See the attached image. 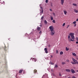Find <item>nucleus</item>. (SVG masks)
<instances>
[{"label": "nucleus", "instance_id": "1", "mask_svg": "<svg viewBox=\"0 0 78 78\" xmlns=\"http://www.w3.org/2000/svg\"><path fill=\"white\" fill-rule=\"evenodd\" d=\"M74 34H75L73 33H70L69 34V35H70L71 37V39L70 38V35H68V41H69V42H71V41H73L75 38V37H74Z\"/></svg>", "mask_w": 78, "mask_h": 78}, {"label": "nucleus", "instance_id": "2", "mask_svg": "<svg viewBox=\"0 0 78 78\" xmlns=\"http://www.w3.org/2000/svg\"><path fill=\"white\" fill-rule=\"evenodd\" d=\"M50 30V31H51V36H53L55 34V30H54V27L53 26H50L49 27Z\"/></svg>", "mask_w": 78, "mask_h": 78}, {"label": "nucleus", "instance_id": "3", "mask_svg": "<svg viewBox=\"0 0 78 78\" xmlns=\"http://www.w3.org/2000/svg\"><path fill=\"white\" fill-rule=\"evenodd\" d=\"M72 60L75 64H78V62L77 61V60H75V58H72Z\"/></svg>", "mask_w": 78, "mask_h": 78}, {"label": "nucleus", "instance_id": "4", "mask_svg": "<svg viewBox=\"0 0 78 78\" xmlns=\"http://www.w3.org/2000/svg\"><path fill=\"white\" fill-rule=\"evenodd\" d=\"M71 72L72 73H75V70L73 69H71Z\"/></svg>", "mask_w": 78, "mask_h": 78}, {"label": "nucleus", "instance_id": "5", "mask_svg": "<svg viewBox=\"0 0 78 78\" xmlns=\"http://www.w3.org/2000/svg\"><path fill=\"white\" fill-rule=\"evenodd\" d=\"M44 51L46 53H48V51H47V48H44Z\"/></svg>", "mask_w": 78, "mask_h": 78}, {"label": "nucleus", "instance_id": "6", "mask_svg": "<svg viewBox=\"0 0 78 78\" xmlns=\"http://www.w3.org/2000/svg\"><path fill=\"white\" fill-rule=\"evenodd\" d=\"M66 71L68 72H71V70L69 69H66Z\"/></svg>", "mask_w": 78, "mask_h": 78}, {"label": "nucleus", "instance_id": "7", "mask_svg": "<svg viewBox=\"0 0 78 78\" xmlns=\"http://www.w3.org/2000/svg\"><path fill=\"white\" fill-rule=\"evenodd\" d=\"M61 4L62 5H63V4H64V0H61Z\"/></svg>", "mask_w": 78, "mask_h": 78}, {"label": "nucleus", "instance_id": "8", "mask_svg": "<svg viewBox=\"0 0 78 78\" xmlns=\"http://www.w3.org/2000/svg\"><path fill=\"white\" fill-rule=\"evenodd\" d=\"M41 10H40V11L41 12V13H43L44 12V10H43V9L42 8V7H41Z\"/></svg>", "mask_w": 78, "mask_h": 78}, {"label": "nucleus", "instance_id": "9", "mask_svg": "<svg viewBox=\"0 0 78 78\" xmlns=\"http://www.w3.org/2000/svg\"><path fill=\"white\" fill-rule=\"evenodd\" d=\"M72 55L74 56H76V55L75 53H72Z\"/></svg>", "mask_w": 78, "mask_h": 78}, {"label": "nucleus", "instance_id": "10", "mask_svg": "<svg viewBox=\"0 0 78 78\" xmlns=\"http://www.w3.org/2000/svg\"><path fill=\"white\" fill-rule=\"evenodd\" d=\"M63 12H64L65 15H66V14L67 13V11H66V10H64Z\"/></svg>", "mask_w": 78, "mask_h": 78}, {"label": "nucleus", "instance_id": "11", "mask_svg": "<svg viewBox=\"0 0 78 78\" xmlns=\"http://www.w3.org/2000/svg\"><path fill=\"white\" fill-rule=\"evenodd\" d=\"M37 30H38V31H40V30H41V28L38 27H37Z\"/></svg>", "mask_w": 78, "mask_h": 78}, {"label": "nucleus", "instance_id": "12", "mask_svg": "<svg viewBox=\"0 0 78 78\" xmlns=\"http://www.w3.org/2000/svg\"><path fill=\"white\" fill-rule=\"evenodd\" d=\"M22 72H23V69L20 70L19 71V73H21Z\"/></svg>", "mask_w": 78, "mask_h": 78}, {"label": "nucleus", "instance_id": "13", "mask_svg": "<svg viewBox=\"0 0 78 78\" xmlns=\"http://www.w3.org/2000/svg\"><path fill=\"white\" fill-rule=\"evenodd\" d=\"M36 72H37V70H36V69H35L34 71V73H36Z\"/></svg>", "mask_w": 78, "mask_h": 78}, {"label": "nucleus", "instance_id": "14", "mask_svg": "<svg viewBox=\"0 0 78 78\" xmlns=\"http://www.w3.org/2000/svg\"><path fill=\"white\" fill-rule=\"evenodd\" d=\"M50 18L51 20H53V18L52 16H50Z\"/></svg>", "mask_w": 78, "mask_h": 78}, {"label": "nucleus", "instance_id": "15", "mask_svg": "<svg viewBox=\"0 0 78 78\" xmlns=\"http://www.w3.org/2000/svg\"><path fill=\"white\" fill-rule=\"evenodd\" d=\"M71 63L72 64H75V63L73 62H71Z\"/></svg>", "mask_w": 78, "mask_h": 78}, {"label": "nucleus", "instance_id": "16", "mask_svg": "<svg viewBox=\"0 0 78 78\" xmlns=\"http://www.w3.org/2000/svg\"><path fill=\"white\" fill-rule=\"evenodd\" d=\"M44 23L46 24H47V21L46 20H44Z\"/></svg>", "mask_w": 78, "mask_h": 78}, {"label": "nucleus", "instance_id": "17", "mask_svg": "<svg viewBox=\"0 0 78 78\" xmlns=\"http://www.w3.org/2000/svg\"><path fill=\"white\" fill-rule=\"evenodd\" d=\"M69 50V48H67V47H66V51H68V50Z\"/></svg>", "mask_w": 78, "mask_h": 78}, {"label": "nucleus", "instance_id": "18", "mask_svg": "<svg viewBox=\"0 0 78 78\" xmlns=\"http://www.w3.org/2000/svg\"><path fill=\"white\" fill-rule=\"evenodd\" d=\"M60 55H62L63 54V52L62 51H61L60 53Z\"/></svg>", "mask_w": 78, "mask_h": 78}, {"label": "nucleus", "instance_id": "19", "mask_svg": "<svg viewBox=\"0 0 78 78\" xmlns=\"http://www.w3.org/2000/svg\"><path fill=\"white\" fill-rule=\"evenodd\" d=\"M74 11L75 12H76V13H77V12H78V10H74Z\"/></svg>", "mask_w": 78, "mask_h": 78}, {"label": "nucleus", "instance_id": "20", "mask_svg": "<svg viewBox=\"0 0 78 78\" xmlns=\"http://www.w3.org/2000/svg\"><path fill=\"white\" fill-rule=\"evenodd\" d=\"M52 22L53 23H55V20H53L52 21Z\"/></svg>", "mask_w": 78, "mask_h": 78}, {"label": "nucleus", "instance_id": "21", "mask_svg": "<svg viewBox=\"0 0 78 78\" xmlns=\"http://www.w3.org/2000/svg\"><path fill=\"white\" fill-rule=\"evenodd\" d=\"M73 6H77L76 4L73 3Z\"/></svg>", "mask_w": 78, "mask_h": 78}, {"label": "nucleus", "instance_id": "22", "mask_svg": "<svg viewBox=\"0 0 78 78\" xmlns=\"http://www.w3.org/2000/svg\"><path fill=\"white\" fill-rule=\"evenodd\" d=\"M65 25H66V23H63L62 25V26L64 27L65 26Z\"/></svg>", "mask_w": 78, "mask_h": 78}, {"label": "nucleus", "instance_id": "23", "mask_svg": "<svg viewBox=\"0 0 78 78\" xmlns=\"http://www.w3.org/2000/svg\"><path fill=\"white\" fill-rule=\"evenodd\" d=\"M62 65H64V64H66V63L65 62H62Z\"/></svg>", "mask_w": 78, "mask_h": 78}, {"label": "nucleus", "instance_id": "24", "mask_svg": "<svg viewBox=\"0 0 78 78\" xmlns=\"http://www.w3.org/2000/svg\"><path fill=\"white\" fill-rule=\"evenodd\" d=\"M58 67V65H55V67L57 68V67Z\"/></svg>", "mask_w": 78, "mask_h": 78}, {"label": "nucleus", "instance_id": "25", "mask_svg": "<svg viewBox=\"0 0 78 78\" xmlns=\"http://www.w3.org/2000/svg\"><path fill=\"white\" fill-rule=\"evenodd\" d=\"M76 21L73 22V24H76Z\"/></svg>", "mask_w": 78, "mask_h": 78}, {"label": "nucleus", "instance_id": "26", "mask_svg": "<svg viewBox=\"0 0 78 78\" xmlns=\"http://www.w3.org/2000/svg\"><path fill=\"white\" fill-rule=\"evenodd\" d=\"M48 0H46V3H48Z\"/></svg>", "mask_w": 78, "mask_h": 78}, {"label": "nucleus", "instance_id": "27", "mask_svg": "<svg viewBox=\"0 0 78 78\" xmlns=\"http://www.w3.org/2000/svg\"><path fill=\"white\" fill-rule=\"evenodd\" d=\"M56 52L57 54L58 53V50H56Z\"/></svg>", "mask_w": 78, "mask_h": 78}, {"label": "nucleus", "instance_id": "28", "mask_svg": "<svg viewBox=\"0 0 78 78\" xmlns=\"http://www.w3.org/2000/svg\"><path fill=\"white\" fill-rule=\"evenodd\" d=\"M72 78H76V77H75V76H73L72 77Z\"/></svg>", "mask_w": 78, "mask_h": 78}, {"label": "nucleus", "instance_id": "29", "mask_svg": "<svg viewBox=\"0 0 78 78\" xmlns=\"http://www.w3.org/2000/svg\"><path fill=\"white\" fill-rule=\"evenodd\" d=\"M33 61H34V62H36V60H36V59H35L34 58L33 59Z\"/></svg>", "mask_w": 78, "mask_h": 78}, {"label": "nucleus", "instance_id": "30", "mask_svg": "<svg viewBox=\"0 0 78 78\" xmlns=\"http://www.w3.org/2000/svg\"><path fill=\"white\" fill-rule=\"evenodd\" d=\"M42 33V31H40V32H39V34H41Z\"/></svg>", "mask_w": 78, "mask_h": 78}, {"label": "nucleus", "instance_id": "31", "mask_svg": "<svg viewBox=\"0 0 78 78\" xmlns=\"http://www.w3.org/2000/svg\"><path fill=\"white\" fill-rule=\"evenodd\" d=\"M49 10H50V11H52V10L51 9H49Z\"/></svg>", "mask_w": 78, "mask_h": 78}, {"label": "nucleus", "instance_id": "32", "mask_svg": "<svg viewBox=\"0 0 78 78\" xmlns=\"http://www.w3.org/2000/svg\"><path fill=\"white\" fill-rule=\"evenodd\" d=\"M43 18H44V16H42L41 17V20H43Z\"/></svg>", "mask_w": 78, "mask_h": 78}, {"label": "nucleus", "instance_id": "33", "mask_svg": "<svg viewBox=\"0 0 78 78\" xmlns=\"http://www.w3.org/2000/svg\"><path fill=\"white\" fill-rule=\"evenodd\" d=\"M53 15H54V16H55V13H53Z\"/></svg>", "mask_w": 78, "mask_h": 78}, {"label": "nucleus", "instance_id": "34", "mask_svg": "<svg viewBox=\"0 0 78 78\" xmlns=\"http://www.w3.org/2000/svg\"><path fill=\"white\" fill-rule=\"evenodd\" d=\"M76 39L78 41V37H76Z\"/></svg>", "mask_w": 78, "mask_h": 78}, {"label": "nucleus", "instance_id": "35", "mask_svg": "<svg viewBox=\"0 0 78 78\" xmlns=\"http://www.w3.org/2000/svg\"><path fill=\"white\" fill-rule=\"evenodd\" d=\"M59 76H61V73H59Z\"/></svg>", "mask_w": 78, "mask_h": 78}, {"label": "nucleus", "instance_id": "36", "mask_svg": "<svg viewBox=\"0 0 78 78\" xmlns=\"http://www.w3.org/2000/svg\"><path fill=\"white\" fill-rule=\"evenodd\" d=\"M51 64H52V65H54V63H51Z\"/></svg>", "mask_w": 78, "mask_h": 78}, {"label": "nucleus", "instance_id": "37", "mask_svg": "<svg viewBox=\"0 0 78 78\" xmlns=\"http://www.w3.org/2000/svg\"><path fill=\"white\" fill-rule=\"evenodd\" d=\"M76 24H75L74 26V27H76Z\"/></svg>", "mask_w": 78, "mask_h": 78}, {"label": "nucleus", "instance_id": "38", "mask_svg": "<svg viewBox=\"0 0 78 78\" xmlns=\"http://www.w3.org/2000/svg\"><path fill=\"white\" fill-rule=\"evenodd\" d=\"M48 47H50V45H49Z\"/></svg>", "mask_w": 78, "mask_h": 78}, {"label": "nucleus", "instance_id": "39", "mask_svg": "<svg viewBox=\"0 0 78 78\" xmlns=\"http://www.w3.org/2000/svg\"><path fill=\"white\" fill-rule=\"evenodd\" d=\"M76 44H78V42L77 41L76 42Z\"/></svg>", "mask_w": 78, "mask_h": 78}, {"label": "nucleus", "instance_id": "40", "mask_svg": "<svg viewBox=\"0 0 78 78\" xmlns=\"http://www.w3.org/2000/svg\"><path fill=\"white\" fill-rule=\"evenodd\" d=\"M76 21H78V19H77L76 20Z\"/></svg>", "mask_w": 78, "mask_h": 78}, {"label": "nucleus", "instance_id": "41", "mask_svg": "<svg viewBox=\"0 0 78 78\" xmlns=\"http://www.w3.org/2000/svg\"><path fill=\"white\" fill-rule=\"evenodd\" d=\"M67 61L68 62H69V60H67Z\"/></svg>", "mask_w": 78, "mask_h": 78}, {"label": "nucleus", "instance_id": "42", "mask_svg": "<svg viewBox=\"0 0 78 78\" xmlns=\"http://www.w3.org/2000/svg\"><path fill=\"white\" fill-rule=\"evenodd\" d=\"M67 27H70V25H69Z\"/></svg>", "mask_w": 78, "mask_h": 78}, {"label": "nucleus", "instance_id": "43", "mask_svg": "<svg viewBox=\"0 0 78 78\" xmlns=\"http://www.w3.org/2000/svg\"><path fill=\"white\" fill-rule=\"evenodd\" d=\"M69 28V27L67 26L66 27V28Z\"/></svg>", "mask_w": 78, "mask_h": 78}, {"label": "nucleus", "instance_id": "44", "mask_svg": "<svg viewBox=\"0 0 78 78\" xmlns=\"http://www.w3.org/2000/svg\"><path fill=\"white\" fill-rule=\"evenodd\" d=\"M53 5H51V6H52Z\"/></svg>", "mask_w": 78, "mask_h": 78}, {"label": "nucleus", "instance_id": "45", "mask_svg": "<svg viewBox=\"0 0 78 78\" xmlns=\"http://www.w3.org/2000/svg\"><path fill=\"white\" fill-rule=\"evenodd\" d=\"M25 35H26H26H27V34H26Z\"/></svg>", "mask_w": 78, "mask_h": 78}, {"label": "nucleus", "instance_id": "46", "mask_svg": "<svg viewBox=\"0 0 78 78\" xmlns=\"http://www.w3.org/2000/svg\"><path fill=\"white\" fill-rule=\"evenodd\" d=\"M52 57H53V56H51V58H52Z\"/></svg>", "mask_w": 78, "mask_h": 78}, {"label": "nucleus", "instance_id": "47", "mask_svg": "<svg viewBox=\"0 0 78 78\" xmlns=\"http://www.w3.org/2000/svg\"><path fill=\"white\" fill-rule=\"evenodd\" d=\"M77 72H78V70H77Z\"/></svg>", "mask_w": 78, "mask_h": 78}, {"label": "nucleus", "instance_id": "48", "mask_svg": "<svg viewBox=\"0 0 78 78\" xmlns=\"http://www.w3.org/2000/svg\"><path fill=\"white\" fill-rule=\"evenodd\" d=\"M68 78H70V77H68Z\"/></svg>", "mask_w": 78, "mask_h": 78}]
</instances>
